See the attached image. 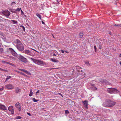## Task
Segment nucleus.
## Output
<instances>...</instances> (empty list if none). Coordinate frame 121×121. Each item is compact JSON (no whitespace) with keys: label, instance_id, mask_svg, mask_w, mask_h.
I'll return each mask as SVG.
<instances>
[{"label":"nucleus","instance_id":"1","mask_svg":"<svg viewBox=\"0 0 121 121\" xmlns=\"http://www.w3.org/2000/svg\"><path fill=\"white\" fill-rule=\"evenodd\" d=\"M30 59L32 60L33 62L35 64L37 65H42L45 64L44 62L41 60H38L34 59L32 58H31Z\"/></svg>","mask_w":121,"mask_h":121},{"label":"nucleus","instance_id":"2","mask_svg":"<svg viewBox=\"0 0 121 121\" xmlns=\"http://www.w3.org/2000/svg\"><path fill=\"white\" fill-rule=\"evenodd\" d=\"M107 91L111 94H115L119 92L117 89L112 88H108L107 89Z\"/></svg>","mask_w":121,"mask_h":121},{"label":"nucleus","instance_id":"3","mask_svg":"<svg viewBox=\"0 0 121 121\" xmlns=\"http://www.w3.org/2000/svg\"><path fill=\"white\" fill-rule=\"evenodd\" d=\"M16 47L17 49L19 51H22L24 50V47L22 43L17 44Z\"/></svg>","mask_w":121,"mask_h":121},{"label":"nucleus","instance_id":"4","mask_svg":"<svg viewBox=\"0 0 121 121\" xmlns=\"http://www.w3.org/2000/svg\"><path fill=\"white\" fill-rule=\"evenodd\" d=\"M14 86L11 84H8L5 86V88L7 89L10 90L13 88Z\"/></svg>","mask_w":121,"mask_h":121},{"label":"nucleus","instance_id":"5","mask_svg":"<svg viewBox=\"0 0 121 121\" xmlns=\"http://www.w3.org/2000/svg\"><path fill=\"white\" fill-rule=\"evenodd\" d=\"M15 106L19 111H21V106L20 103L19 102L16 103L15 104Z\"/></svg>","mask_w":121,"mask_h":121},{"label":"nucleus","instance_id":"6","mask_svg":"<svg viewBox=\"0 0 121 121\" xmlns=\"http://www.w3.org/2000/svg\"><path fill=\"white\" fill-rule=\"evenodd\" d=\"M18 59L22 61L25 62H26V59L21 55H19L18 56Z\"/></svg>","mask_w":121,"mask_h":121},{"label":"nucleus","instance_id":"7","mask_svg":"<svg viewBox=\"0 0 121 121\" xmlns=\"http://www.w3.org/2000/svg\"><path fill=\"white\" fill-rule=\"evenodd\" d=\"M109 107L113 106L114 105L116 102L110 100L108 99Z\"/></svg>","mask_w":121,"mask_h":121},{"label":"nucleus","instance_id":"8","mask_svg":"<svg viewBox=\"0 0 121 121\" xmlns=\"http://www.w3.org/2000/svg\"><path fill=\"white\" fill-rule=\"evenodd\" d=\"M2 14L4 15L7 17H9L10 14V12L8 10H5L2 12Z\"/></svg>","mask_w":121,"mask_h":121},{"label":"nucleus","instance_id":"9","mask_svg":"<svg viewBox=\"0 0 121 121\" xmlns=\"http://www.w3.org/2000/svg\"><path fill=\"white\" fill-rule=\"evenodd\" d=\"M9 50H10L11 54L13 56H14L16 57H17V54L13 49L12 48H9Z\"/></svg>","mask_w":121,"mask_h":121},{"label":"nucleus","instance_id":"10","mask_svg":"<svg viewBox=\"0 0 121 121\" xmlns=\"http://www.w3.org/2000/svg\"><path fill=\"white\" fill-rule=\"evenodd\" d=\"M99 81L100 82L103 83H105V84L107 85H111V84L110 82H109L106 80L104 79H101V80H100Z\"/></svg>","mask_w":121,"mask_h":121},{"label":"nucleus","instance_id":"11","mask_svg":"<svg viewBox=\"0 0 121 121\" xmlns=\"http://www.w3.org/2000/svg\"><path fill=\"white\" fill-rule=\"evenodd\" d=\"M102 105L104 107L107 108L109 107L108 99L106 100L105 102L103 103Z\"/></svg>","mask_w":121,"mask_h":121},{"label":"nucleus","instance_id":"12","mask_svg":"<svg viewBox=\"0 0 121 121\" xmlns=\"http://www.w3.org/2000/svg\"><path fill=\"white\" fill-rule=\"evenodd\" d=\"M0 109L1 110H7V108L5 107L2 104H0Z\"/></svg>","mask_w":121,"mask_h":121},{"label":"nucleus","instance_id":"13","mask_svg":"<svg viewBox=\"0 0 121 121\" xmlns=\"http://www.w3.org/2000/svg\"><path fill=\"white\" fill-rule=\"evenodd\" d=\"M8 109L9 111L11 112V113L12 114H13L14 113V112L13 106H9L8 108Z\"/></svg>","mask_w":121,"mask_h":121},{"label":"nucleus","instance_id":"14","mask_svg":"<svg viewBox=\"0 0 121 121\" xmlns=\"http://www.w3.org/2000/svg\"><path fill=\"white\" fill-rule=\"evenodd\" d=\"M23 52L29 55H30L31 54V53L29 51L27 50H25Z\"/></svg>","mask_w":121,"mask_h":121},{"label":"nucleus","instance_id":"15","mask_svg":"<svg viewBox=\"0 0 121 121\" xmlns=\"http://www.w3.org/2000/svg\"><path fill=\"white\" fill-rule=\"evenodd\" d=\"M21 91V90L18 87H17L15 90V92L16 93H18Z\"/></svg>","mask_w":121,"mask_h":121},{"label":"nucleus","instance_id":"16","mask_svg":"<svg viewBox=\"0 0 121 121\" xmlns=\"http://www.w3.org/2000/svg\"><path fill=\"white\" fill-rule=\"evenodd\" d=\"M50 60L52 62H58L59 61L55 59H51Z\"/></svg>","mask_w":121,"mask_h":121},{"label":"nucleus","instance_id":"17","mask_svg":"<svg viewBox=\"0 0 121 121\" xmlns=\"http://www.w3.org/2000/svg\"><path fill=\"white\" fill-rule=\"evenodd\" d=\"M15 71H16V72H17L18 73H20V74H21L22 75H24L25 76H26V77L27 76L24 73H22V72H20V71H16V70Z\"/></svg>","mask_w":121,"mask_h":121},{"label":"nucleus","instance_id":"18","mask_svg":"<svg viewBox=\"0 0 121 121\" xmlns=\"http://www.w3.org/2000/svg\"><path fill=\"white\" fill-rule=\"evenodd\" d=\"M36 15L40 19H41V16L40 14L37 13L36 14Z\"/></svg>","mask_w":121,"mask_h":121},{"label":"nucleus","instance_id":"19","mask_svg":"<svg viewBox=\"0 0 121 121\" xmlns=\"http://www.w3.org/2000/svg\"><path fill=\"white\" fill-rule=\"evenodd\" d=\"M24 72L27 74H29V75H31V74L29 71L26 70H25Z\"/></svg>","mask_w":121,"mask_h":121},{"label":"nucleus","instance_id":"20","mask_svg":"<svg viewBox=\"0 0 121 121\" xmlns=\"http://www.w3.org/2000/svg\"><path fill=\"white\" fill-rule=\"evenodd\" d=\"M87 102V101L86 100H85L83 102V103L84 105H86V106L87 105H88Z\"/></svg>","mask_w":121,"mask_h":121},{"label":"nucleus","instance_id":"21","mask_svg":"<svg viewBox=\"0 0 121 121\" xmlns=\"http://www.w3.org/2000/svg\"><path fill=\"white\" fill-rule=\"evenodd\" d=\"M83 35V34L82 33H80L79 37L80 38H82Z\"/></svg>","mask_w":121,"mask_h":121},{"label":"nucleus","instance_id":"22","mask_svg":"<svg viewBox=\"0 0 121 121\" xmlns=\"http://www.w3.org/2000/svg\"><path fill=\"white\" fill-rule=\"evenodd\" d=\"M85 64H86L87 65L89 66L90 65L88 61H85Z\"/></svg>","mask_w":121,"mask_h":121},{"label":"nucleus","instance_id":"23","mask_svg":"<svg viewBox=\"0 0 121 121\" xmlns=\"http://www.w3.org/2000/svg\"><path fill=\"white\" fill-rule=\"evenodd\" d=\"M33 92L31 89L30 91V93L29 95V96H31L32 95Z\"/></svg>","mask_w":121,"mask_h":121},{"label":"nucleus","instance_id":"24","mask_svg":"<svg viewBox=\"0 0 121 121\" xmlns=\"http://www.w3.org/2000/svg\"><path fill=\"white\" fill-rule=\"evenodd\" d=\"M67 104H71L72 103V101L71 100H69V101H67Z\"/></svg>","mask_w":121,"mask_h":121},{"label":"nucleus","instance_id":"25","mask_svg":"<svg viewBox=\"0 0 121 121\" xmlns=\"http://www.w3.org/2000/svg\"><path fill=\"white\" fill-rule=\"evenodd\" d=\"M12 22L13 24H15L17 23V21H16L15 20H12L11 21Z\"/></svg>","mask_w":121,"mask_h":121},{"label":"nucleus","instance_id":"26","mask_svg":"<svg viewBox=\"0 0 121 121\" xmlns=\"http://www.w3.org/2000/svg\"><path fill=\"white\" fill-rule=\"evenodd\" d=\"M6 77L7 78H6V81H7L9 79L11 78V77L10 76H7Z\"/></svg>","mask_w":121,"mask_h":121},{"label":"nucleus","instance_id":"27","mask_svg":"<svg viewBox=\"0 0 121 121\" xmlns=\"http://www.w3.org/2000/svg\"><path fill=\"white\" fill-rule=\"evenodd\" d=\"M16 42L18 44H19L20 43H21V41L18 39H17L16 40Z\"/></svg>","mask_w":121,"mask_h":121},{"label":"nucleus","instance_id":"28","mask_svg":"<svg viewBox=\"0 0 121 121\" xmlns=\"http://www.w3.org/2000/svg\"><path fill=\"white\" fill-rule=\"evenodd\" d=\"M3 48H0V53H1L3 52Z\"/></svg>","mask_w":121,"mask_h":121},{"label":"nucleus","instance_id":"29","mask_svg":"<svg viewBox=\"0 0 121 121\" xmlns=\"http://www.w3.org/2000/svg\"><path fill=\"white\" fill-rule=\"evenodd\" d=\"M56 0V2H53V3L54 4H58L59 3V2L58 1V0Z\"/></svg>","mask_w":121,"mask_h":121},{"label":"nucleus","instance_id":"30","mask_svg":"<svg viewBox=\"0 0 121 121\" xmlns=\"http://www.w3.org/2000/svg\"><path fill=\"white\" fill-rule=\"evenodd\" d=\"M16 4V3L15 2H13L11 3V6H12L14 4Z\"/></svg>","mask_w":121,"mask_h":121},{"label":"nucleus","instance_id":"31","mask_svg":"<svg viewBox=\"0 0 121 121\" xmlns=\"http://www.w3.org/2000/svg\"><path fill=\"white\" fill-rule=\"evenodd\" d=\"M21 10V9H20L19 8H17L16 9V11H18L19 12L20 11V10Z\"/></svg>","mask_w":121,"mask_h":121},{"label":"nucleus","instance_id":"32","mask_svg":"<svg viewBox=\"0 0 121 121\" xmlns=\"http://www.w3.org/2000/svg\"><path fill=\"white\" fill-rule=\"evenodd\" d=\"M4 89V87H1V88H0V91H3Z\"/></svg>","mask_w":121,"mask_h":121},{"label":"nucleus","instance_id":"33","mask_svg":"<svg viewBox=\"0 0 121 121\" xmlns=\"http://www.w3.org/2000/svg\"><path fill=\"white\" fill-rule=\"evenodd\" d=\"M21 27L22 28L23 30L24 31H25V28L22 25L21 26Z\"/></svg>","mask_w":121,"mask_h":121},{"label":"nucleus","instance_id":"34","mask_svg":"<svg viewBox=\"0 0 121 121\" xmlns=\"http://www.w3.org/2000/svg\"><path fill=\"white\" fill-rule=\"evenodd\" d=\"M33 101L34 102H37L38 100H37L36 99H35L34 98H33Z\"/></svg>","mask_w":121,"mask_h":121},{"label":"nucleus","instance_id":"35","mask_svg":"<svg viewBox=\"0 0 121 121\" xmlns=\"http://www.w3.org/2000/svg\"><path fill=\"white\" fill-rule=\"evenodd\" d=\"M18 69L19 70H20L21 71H22L23 72H24L25 70V69Z\"/></svg>","mask_w":121,"mask_h":121},{"label":"nucleus","instance_id":"36","mask_svg":"<svg viewBox=\"0 0 121 121\" xmlns=\"http://www.w3.org/2000/svg\"><path fill=\"white\" fill-rule=\"evenodd\" d=\"M9 65H11L13 66L14 67H15V65H14V64H13L12 63H10Z\"/></svg>","mask_w":121,"mask_h":121},{"label":"nucleus","instance_id":"37","mask_svg":"<svg viewBox=\"0 0 121 121\" xmlns=\"http://www.w3.org/2000/svg\"><path fill=\"white\" fill-rule=\"evenodd\" d=\"M4 19V20H2V19H0V21H5L6 20H7V21L9 20H8V19Z\"/></svg>","mask_w":121,"mask_h":121},{"label":"nucleus","instance_id":"38","mask_svg":"<svg viewBox=\"0 0 121 121\" xmlns=\"http://www.w3.org/2000/svg\"><path fill=\"white\" fill-rule=\"evenodd\" d=\"M65 112L66 114H68L69 113V112L68 110H65Z\"/></svg>","mask_w":121,"mask_h":121},{"label":"nucleus","instance_id":"39","mask_svg":"<svg viewBox=\"0 0 121 121\" xmlns=\"http://www.w3.org/2000/svg\"><path fill=\"white\" fill-rule=\"evenodd\" d=\"M117 26L119 27H121V24H118L116 25Z\"/></svg>","mask_w":121,"mask_h":121},{"label":"nucleus","instance_id":"40","mask_svg":"<svg viewBox=\"0 0 121 121\" xmlns=\"http://www.w3.org/2000/svg\"><path fill=\"white\" fill-rule=\"evenodd\" d=\"M21 117L20 116H18V117H17V118H16V119H21Z\"/></svg>","mask_w":121,"mask_h":121},{"label":"nucleus","instance_id":"41","mask_svg":"<svg viewBox=\"0 0 121 121\" xmlns=\"http://www.w3.org/2000/svg\"><path fill=\"white\" fill-rule=\"evenodd\" d=\"M11 11L12 13H15V11L13 9L11 10Z\"/></svg>","mask_w":121,"mask_h":121},{"label":"nucleus","instance_id":"42","mask_svg":"<svg viewBox=\"0 0 121 121\" xmlns=\"http://www.w3.org/2000/svg\"><path fill=\"white\" fill-rule=\"evenodd\" d=\"M39 91H40L39 90H38L37 91V92L36 93V95H37L38 93L39 92Z\"/></svg>","mask_w":121,"mask_h":121},{"label":"nucleus","instance_id":"43","mask_svg":"<svg viewBox=\"0 0 121 121\" xmlns=\"http://www.w3.org/2000/svg\"><path fill=\"white\" fill-rule=\"evenodd\" d=\"M7 61H2V62L4 63V64H6Z\"/></svg>","mask_w":121,"mask_h":121},{"label":"nucleus","instance_id":"44","mask_svg":"<svg viewBox=\"0 0 121 121\" xmlns=\"http://www.w3.org/2000/svg\"><path fill=\"white\" fill-rule=\"evenodd\" d=\"M2 71H4V72H7L8 71V70H7L4 69H2Z\"/></svg>","mask_w":121,"mask_h":121},{"label":"nucleus","instance_id":"45","mask_svg":"<svg viewBox=\"0 0 121 121\" xmlns=\"http://www.w3.org/2000/svg\"><path fill=\"white\" fill-rule=\"evenodd\" d=\"M60 51H61V52L62 53H64V51L62 50H60Z\"/></svg>","mask_w":121,"mask_h":121},{"label":"nucleus","instance_id":"46","mask_svg":"<svg viewBox=\"0 0 121 121\" xmlns=\"http://www.w3.org/2000/svg\"><path fill=\"white\" fill-rule=\"evenodd\" d=\"M27 115H29V116H31L30 114V113L27 112Z\"/></svg>","mask_w":121,"mask_h":121},{"label":"nucleus","instance_id":"47","mask_svg":"<svg viewBox=\"0 0 121 121\" xmlns=\"http://www.w3.org/2000/svg\"><path fill=\"white\" fill-rule=\"evenodd\" d=\"M30 49H32V50H34V51H36V52H37V51L36 50H35V49H32V48H30Z\"/></svg>","mask_w":121,"mask_h":121},{"label":"nucleus","instance_id":"48","mask_svg":"<svg viewBox=\"0 0 121 121\" xmlns=\"http://www.w3.org/2000/svg\"><path fill=\"white\" fill-rule=\"evenodd\" d=\"M94 48H95V51H96V47L95 46H95H94Z\"/></svg>","mask_w":121,"mask_h":121},{"label":"nucleus","instance_id":"49","mask_svg":"<svg viewBox=\"0 0 121 121\" xmlns=\"http://www.w3.org/2000/svg\"><path fill=\"white\" fill-rule=\"evenodd\" d=\"M42 24H45V23L43 21H42Z\"/></svg>","mask_w":121,"mask_h":121},{"label":"nucleus","instance_id":"50","mask_svg":"<svg viewBox=\"0 0 121 121\" xmlns=\"http://www.w3.org/2000/svg\"><path fill=\"white\" fill-rule=\"evenodd\" d=\"M87 106L88 105H87V106L86 105H85V107L87 108Z\"/></svg>","mask_w":121,"mask_h":121},{"label":"nucleus","instance_id":"51","mask_svg":"<svg viewBox=\"0 0 121 121\" xmlns=\"http://www.w3.org/2000/svg\"><path fill=\"white\" fill-rule=\"evenodd\" d=\"M53 56H56V54H55L54 53L53 54Z\"/></svg>","mask_w":121,"mask_h":121},{"label":"nucleus","instance_id":"52","mask_svg":"<svg viewBox=\"0 0 121 121\" xmlns=\"http://www.w3.org/2000/svg\"><path fill=\"white\" fill-rule=\"evenodd\" d=\"M10 63V62H7L6 64H9H9Z\"/></svg>","mask_w":121,"mask_h":121},{"label":"nucleus","instance_id":"53","mask_svg":"<svg viewBox=\"0 0 121 121\" xmlns=\"http://www.w3.org/2000/svg\"><path fill=\"white\" fill-rule=\"evenodd\" d=\"M58 94H59L60 95H61V96H62V95L61 94V93H58Z\"/></svg>","mask_w":121,"mask_h":121},{"label":"nucleus","instance_id":"54","mask_svg":"<svg viewBox=\"0 0 121 121\" xmlns=\"http://www.w3.org/2000/svg\"><path fill=\"white\" fill-rule=\"evenodd\" d=\"M21 13H24L22 11V10H21Z\"/></svg>","mask_w":121,"mask_h":121},{"label":"nucleus","instance_id":"55","mask_svg":"<svg viewBox=\"0 0 121 121\" xmlns=\"http://www.w3.org/2000/svg\"><path fill=\"white\" fill-rule=\"evenodd\" d=\"M86 6V5H85V4H84V5H83V6H84V8H85V6Z\"/></svg>","mask_w":121,"mask_h":121},{"label":"nucleus","instance_id":"56","mask_svg":"<svg viewBox=\"0 0 121 121\" xmlns=\"http://www.w3.org/2000/svg\"><path fill=\"white\" fill-rule=\"evenodd\" d=\"M2 69L1 68H0V70H1V71H2Z\"/></svg>","mask_w":121,"mask_h":121},{"label":"nucleus","instance_id":"57","mask_svg":"<svg viewBox=\"0 0 121 121\" xmlns=\"http://www.w3.org/2000/svg\"><path fill=\"white\" fill-rule=\"evenodd\" d=\"M119 63L120 64V65H121V62H120Z\"/></svg>","mask_w":121,"mask_h":121},{"label":"nucleus","instance_id":"58","mask_svg":"<svg viewBox=\"0 0 121 121\" xmlns=\"http://www.w3.org/2000/svg\"><path fill=\"white\" fill-rule=\"evenodd\" d=\"M52 36H53V38H55V37H54V36L53 35H52Z\"/></svg>","mask_w":121,"mask_h":121},{"label":"nucleus","instance_id":"59","mask_svg":"<svg viewBox=\"0 0 121 121\" xmlns=\"http://www.w3.org/2000/svg\"><path fill=\"white\" fill-rule=\"evenodd\" d=\"M120 56L121 57V54H120Z\"/></svg>","mask_w":121,"mask_h":121},{"label":"nucleus","instance_id":"60","mask_svg":"<svg viewBox=\"0 0 121 121\" xmlns=\"http://www.w3.org/2000/svg\"><path fill=\"white\" fill-rule=\"evenodd\" d=\"M66 52V53H68V52H67V51H65Z\"/></svg>","mask_w":121,"mask_h":121},{"label":"nucleus","instance_id":"61","mask_svg":"<svg viewBox=\"0 0 121 121\" xmlns=\"http://www.w3.org/2000/svg\"><path fill=\"white\" fill-rule=\"evenodd\" d=\"M116 25V24H115L114 25V26H116V25Z\"/></svg>","mask_w":121,"mask_h":121},{"label":"nucleus","instance_id":"62","mask_svg":"<svg viewBox=\"0 0 121 121\" xmlns=\"http://www.w3.org/2000/svg\"><path fill=\"white\" fill-rule=\"evenodd\" d=\"M99 49H101V48L100 47H99Z\"/></svg>","mask_w":121,"mask_h":121},{"label":"nucleus","instance_id":"63","mask_svg":"<svg viewBox=\"0 0 121 121\" xmlns=\"http://www.w3.org/2000/svg\"><path fill=\"white\" fill-rule=\"evenodd\" d=\"M96 88V89H97V88Z\"/></svg>","mask_w":121,"mask_h":121},{"label":"nucleus","instance_id":"64","mask_svg":"<svg viewBox=\"0 0 121 121\" xmlns=\"http://www.w3.org/2000/svg\"><path fill=\"white\" fill-rule=\"evenodd\" d=\"M120 121H121V120Z\"/></svg>","mask_w":121,"mask_h":121}]
</instances>
